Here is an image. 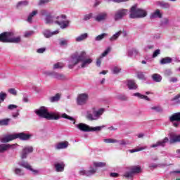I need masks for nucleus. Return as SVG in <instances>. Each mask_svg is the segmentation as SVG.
I'll use <instances>...</instances> for the list:
<instances>
[{"mask_svg": "<svg viewBox=\"0 0 180 180\" xmlns=\"http://www.w3.org/2000/svg\"><path fill=\"white\" fill-rule=\"evenodd\" d=\"M94 59L86 55V52L82 51L79 53L75 52L68 60V68L72 70L75 65L81 63V68H86L90 64H92Z\"/></svg>", "mask_w": 180, "mask_h": 180, "instance_id": "1", "label": "nucleus"}, {"mask_svg": "<svg viewBox=\"0 0 180 180\" xmlns=\"http://www.w3.org/2000/svg\"><path fill=\"white\" fill-rule=\"evenodd\" d=\"M34 113L39 117H42L43 119H47L48 120H58L60 117L63 119H68V120H70L73 122V124H75V121L74 117H70L66 113H63L60 115H56L55 112H49L47 107L41 106L39 109L34 110Z\"/></svg>", "mask_w": 180, "mask_h": 180, "instance_id": "2", "label": "nucleus"}, {"mask_svg": "<svg viewBox=\"0 0 180 180\" xmlns=\"http://www.w3.org/2000/svg\"><path fill=\"white\" fill-rule=\"evenodd\" d=\"M67 16L62 15L60 17H54L50 14L47 15L45 18L46 25H52V23H56L60 27V29H67L70 25V22L66 20Z\"/></svg>", "mask_w": 180, "mask_h": 180, "instance_id": "3", "label": "nucleus"}, {"mask_svg": "<svg viewBox=\"0 0 180 180\" xmlns=\"http://www.w3.org/2000/svg\"><path fill=\"white\" fill-rule=\"evenodd\" d=\"M32 136L33 135L30 134H26L25 132L15 133L12 134H8L3 138H0V141L1 143H9V141L16 140V139H19L20 140H22L23 141H26L27 140H30V138H32Z\"/></svg>", "mask_w": 180, "mask_h": 180, "instance_id": "4", "label": "nucleus"}, {"mask_svg": "<svg viewBox=\"0 0 180 180\" xmlns=\"http://www.w3.org/2000/svg\"><path fill=\"white\" fill-rule=\"evenodd\" d=\"M22 40L20 36L15 37V32H7L0 34V41L2 43H20Z\"/></svg>", "mask_w": 180, "mask_h": 180, "instance_id": "5", "label": "nucleus"}, {"mask_svg": "<svg viewBox=\"0 0 180 180\" xmlns=\"http://www.w3.org/2000/svg\"><path fill=\"white\" fill-rule=\"evenodd\" d=\"M147 16V11L143 8H137V5L133 6L130 9V19H139L146 18Z\"/></svg>", "mask_w": 180, "mask_h": 180, "instance_id": "6", "label": "nucleus"}, {"mask_svg": "<svg viewBox=\"0 0 180 180\" xmlns=\"http://www.w3.org/2000/svg\"><path fill=\"white\" fill-rule=\"evenodd\" d=\"M129 171L125 172L124 174V178H127L128 179L130 178H133L134 175H137L139 174H141L143 172V168L140 165H134L127 168Z\"/></svg>", "mask_w": 180, "mask_h": 180, "instance_id": "7", "label": "nucleus"}, {"mask_svg": "<svg viewBox=\"0 0 180 180\" xmlns=\"http://www.w3.org/2000/svg\"><path fill=\"white\" fill-rule=\"evenodd\" d=\"M105 110L103 108H100L98 110L94 111L93 114L91 112H87L86 119L88 120L94 121L101 119V116L103 115Z\"/></svg>", "mask_w": 180, "mask_h": 180, "instance_id": "8", "label": "nucleus"}, {"mask_svg": "<svg viewBox=\"0 0 180 180\" xmlns=\"http://www.w3.org/2000/svg\"><path fill=\"white\" fill-rule=\"evenodd\" d=\"M128 13L129 10L126 8L119 9L115 12L114 19L116 22H117V20H122V19H123V18H124V16H126Z\"/></svg>", "mask_w": 180, "mask_h": 180, "instance_id": "9", "label": "nucleus"}, {"mask_svg": "<svg viewBox=\"0 0 180 180\" xmlns=\"http://www.w3.org/2000/svg\"><path fill=\"white\" fill-rule=\"evenodd\" d=\"M104 143H112V144H115V143H118L119 146H127V144H129V141H126L124 139L122 140H117L115 139H103Z\"/></svg>", "mask_w": 180, "mask_h": 180, "instance_id": "10", "label": "nucleus"}, {"mask_svg": "<svg viewBox=\"0 0 180 180\" xmlns=\"http://www.w3.org/2000/svg\"><path fill=\"white\" fill-rule=\"evenodd\" d=\"M96 168H94L92 167H90L89 170H85L84 169H80L79 171V175H82L84 176H91L96 173Z\"/></svg>", "mask_w": 180, "mask_h": 180, "instance_id": "11", "label": "nucleus"}, {"mask_svg": "<svg viewBox=\"0 0 180 180\" xmlns=\"http://www.w3.org/2000/svg\"><path fill=\"white\" fill-rule=\"evenodd\" d=\"M16 146L18 144H9V143H1L0 144V153H5L6 151H8V150H13L14 148H16Z\"/></svg>", "mask_w": 180, "mask_h": 180, "instance_id": "12", "label": "nucleus"}, {"mask_svg": "<svg viewBox=\"0 0 180 180\" xmlns=\"http://www.w3.org/2000/svg\"><path fill=\"white\" fill-rule=\"evenodd\" d=\"M89 98V96L86 93L79 94L77 99V105H85Z\"/></svg>", "mask_w": 180, "mask_h": 180, "instance_id": "13", "label": "nucleus"}, {"mask_svg": "<svg viewBox=\"0 0 180 180\" xmlns=\"http://www.w3.org/2000/svg\"><path fill=\"white\" fill-rule=\"evenodd\" d=\"M169 141L168 137H165V139L160 140L156 142V143L152 144L150 146V148H157V147H165L167 143Z\"/></svg>", "mask_w": 180, "mask_h": 180, "instance_id": "14", "label": "nucleus"}, {"mask_svg": "<svg viewBox=\"0 0 180 180\" xmlns=\"http://www.w3.org/2000/svg\"><path fill=\"white\" fill-rule=\"evenodd\" d=\"M60 33V30H56L55 31H50V30H45L43 32V34L46 39H50L52 36H56V34H58Z\"/></svg>", "mask_w": 180, "mask_h": 180, "instance_id": "15", "label": "nucleus"}, {"mask_svg": "<svg viewBox=\"0 0 180 180\" xmlns=\"http://www.w3.org/2000/svg\"><path fill=\"white\" fill-rule=\"evenodd\" d=\"M30 153H33V147L32 146H27L22 149L21 153V158L24 160L25 158H27V154H30Z\"/></svg>", "mask_w": 180, "mask_h": 180, "instance_id": "16", "label": "nucleus"}, {"mask_svg": "<svg viewBox=\"0 0 180 180\" xmlns=\"http://www.w3.org/2000/svg\"><path fill=\"white\" fill-rule=\"evenodd\" d=\"M75 127H77V129H79V130H80L81 131H84V132H89L91 131L89 125L86 124H84V123H79L77 124H75Z\"/></svg>", "mask_w": 180, "mask_h": 180, "instance_id": "17", "label": "nucleus"}, {"mask_svg": "<svg viewBox=\"0 0 180 180\" xmlns=\"http://www.w3.org/2000/svg\"><path fill=\"white\" fill-rule=\"evenodd\" d=\"M54 168L56 172H64V168H65V164L64 162L54 163Z\"/></svg>", "mask_w": 180, "mask_h": 180, "instance_id": "18", "label": "nucleus"}, {"mask_svg": "<svg viewBox=\"0 0 180 180\" xmlns=\"http://www.w3.org/2000/svg\"><path fill=\"white\" fill-rule=\"evenodd\" d=\"M106 19H108V13L106 12L100 13L95 17L96 22H105Z\"/></svg>", "mask_w": 180, "mask_h": 180, "instance_id": "19", "label": "nucleus"}, {"mask_svg": "<svg viewBox=\"0 0 180 180\" xmlns=\"http://www.w3.org/2000/svg\"><path fill=\"white\" fill-rule=\"evenodd\" d=\"M70 146V143L68 141H63V142H59L56 143L55 146V149L56 150H64Z\"/></svg>", "mask_w": 180, "mask_h": 180, "instance_id": "20", "label": "nucleus"}, {"mask_svg": "<svg viewBox=\"0 0 180 180\" xmlns=\"http://www.w3.org/2000/svg\"><path fill=\"white\" fill-rule=\"evenodd\" d=\"M150 18L151 19H161V18H162V13H161L160 9H157L150 14Z\"/></svg>", "mask_w": 180, "mask_h": 180, "instance_id": "21", "label": "nucleus"}, {"mask_svg": "<svg viewBox=\"0 0 180 180\" xmlns=\"http://www.w3.org/2000/svg\"><path fill=\"white\" fill-rule=\"evenodd\" d=\"M169 120L170 122H180V112L174 113L169 117Z\"/></svg>", "mask_w": 180, "mask_h": 180, "instance_id": "22", "label": "nucleus"}, {"mask_svg": "<svg viewBox=\"0 0 180 180\" xmlns=\"http://www.w3.org/2000/svg\"><path fill=\"white\" fill-rule=\"evenodd\" d=\"M88 39V33H84L80 34L79 36L75 38V41L79 43L81 41H84V40H86Z\"/></svg>", "mask_w": 180, "mask_h": 180, "instance_id": "23", "label": "nucleus"}, {"mask_svg": "<svg viewBox=\"0 0 180 180\" xmlns=\"http://www.w3.org/2000/svg\"><path fill=\"white\" fill-rule=\"evenodd\" d=\"M127 86H128L129 89H137V84H136V82H134V80H128Z\"/></svg>", "mask_w": 180, "mask_h": 180, "instance_id": "24", "label": "nucleus"}, {"mask_svg": "<svg viewBox=\"0 0 180 180\" xmlns=\"http://www.w3.org/2000/svg\"><path fill=\"white\" fill-rule=\"evenodd\" d=\"M152 79L154 82H161L162 81V76L160 74L155 73L152 75Z\"/></svg>", "mask_w": 180, "mask_h": 180, "instance_id": "25", "label": "nucleus"}, {"mask_svg": "<svg viewBox=\"0 0 180 180\" xmlns=\"http://www.w3.org/2000/svg\"><path fill=\"white\" fill-rule=\"evenodd\" d=\"M128 57H136V56H139V50L136 49H132L129 51H128Z\"/></svg>", "mask_w": 180, "mask_h": 180, "instance_id": "26", "label": "nucleus"}, {"mask_svg": "<svg viewBox=\"0 0 180 180\" xmlns=\"http://www.w3.org/2000/svg\"><path fill=\"white\" fill-rule=\"evenodd\" d=\"M18 165L20 167H22L23 168H26V169H30V167H32L27 162L25 161H20L18 162Z\"/></svg>", "mask_w": 180, "mask_h": 180, "instance_id": "27", "label": "nucleus"}, {"mask_svg": "<svg viewBox=\"0 0 180 180\" xmlns=\"http://www.w3.org/2000/svg\"><path fill=\"white\" fill-rule=\"evenodd\" d=\"M53 78H55V79H58L59 81H61V80H63L65 78V76L63 74L58 73L57 72H54Z\"/></svg>", "mask_w": 180, "mask_h": 180, "instance_id": "28", "label": "nucleus"}, {"mask_svg": "<svg viewBox=\"0 0 180 180\" xmlns=\"http://www.w3.org/2000/svg\"><path fill=\"white\" fill-rule=\"evenodd\" d=\"M13 172L18 176H23L25 175V172L20 168L15 167L13 169Z\"/></svg>", "mask_w": 180, "mask_h": 180, "instance_id": "29", "label": "nucleus"}, {"mask_svg": "<svg viewBox=\"0 0 180 180\" xmlns=\"http://www.w3.org/2000/svg\"><path fill=\"white\" fill-rule=\"evenodd\" d=\"M171 63H172V58L169 57L162 58L160 60V64H162V65H164V64H171Z\"/></svg>", "mask_w": 180, "mask_h": 180, "instance_id": "30", "label": "nucleus"}, {"mask_svg": "<svg viewBox=\"0 0 180 180\" xmlns=\"http://www.w3.org/2000/svg\"><path fill=\"white\" fill-rule=\"evenodd\" d=\"M94 167L95 168H103V167H106V162H94Z\"/></svg>", "mask_w": 180, "mask_h": 180, "instance_id": "31", "label": "nucleus"}, {"mask_svg": "<svg viewBox=\"0 0 180 180\" xmlns=\"http://www.w3.org/2000/svg\"><path fill=\"white\" fill-rule=\"evenodd\" d=\"M133 96H136L137 98H139V99H145V101H150V98H148V96L143 95L140 93H134Z\"/></svg>", "mask_w": 180, "mask_h": 180, "instance_id": "32", "label": "nucleus"}, {"mask_svg": "<svg viewBox=\"0 0 180 180\" xmlns=\"http://www.w3.org/2000/svg\"><path fill=\"white\" fill-rule=\"evenodd\" d=\"M122 34V31H119L117 33L114 34L110 38V41H116L119 39L120 36Z\"/></svg>", "mask_w": 180, "mask_h": 180, "instance_id": "33", "label": "nucleus"}, {"mask_svg": "<svg viewBox=\"0 0 180 180\" xmlns=\"http://www.w3.org/2000/svg\"><path fill=\"white\" fill-rule=\"evenodd\" d=\"M170 143H180V135H174L172 136L170 139Z\"/></svg>", "mask_w": 180, "mask_h": 180, "instance_id": "34", "label": "nucleus"}, {"mask_svg": "<svg viewBox=\"0 0 180 180\" xmlns=\"http://www.w3.org/2000/svg\"><path fill=\"white\" fill-rule=\"evenodd\" d=\"M158 5H160V7L163 8L164 9H169V8H171L169 3H165L164 1H158Z\"/></svg>", "mask_w": 180, "mask_h": 180, "instance_id": "35", "label": "nucleus"}, {"mask_svg": "<svg viewBox=\"0 0 180 180\" xmlns=\"http://www.w3.org/2000/svg\"><path fill=\"white\" fill-rule=\"evenodd\" d=\"M108 34L107 33H103L95 38V41H101L103 40L105 37H108Z\"/></svg>", "mask_w": 180, "mask_h": 180, "instance_id": "36", "label": "nucleus"}, {"mask_svg": "<svg viewBox=\"0 0 180 180\" xmlns=\"http://www.w3.org/2000/svg\"><path fill=\"white\" fill-rule=\"evenodd\" d=\"M105 127H106L105 125L94 127H90V131H101V130H102V129H105Z\"/></svg>", "mask_w": 180, "mask_h": 180, "instance_id": "37", "label": "nucleus"}, {"mask_svg": "<svg viewBox=\"0 0 180 180\" xmlns=\"http://www.w3.org/2000/svg\"><path fill=\"white\" fill-rule=\"evenodd\" d=\"M36 15H37V11H32L29 15L28 18L27 19V21L29 23H32V20H33V16H36Z\"/></svg>", "mask_w": 180, "mask_h": 180, "instance_id": "38", "label": "nucleus"}, {"mask_svg": "<svg viewBox=\"0 0 180 180\" xmlns=\"http://www.w3.org/2000/svg\"><path fill=\"white\" fill-rule=\"evenodd\" d=\"M59 45L60 46V47H67L68 46V39H60Z\"/></svg>", "mask_w": 180, "mask_h": 180, "instance_id": "39", "label": "nucleus"}, {"mask_svg": "<svg viewBox=\"0 0 180 180\" xmlns=\"http://www.w3.org/2000/svg\"><path fill=\"white\" fill-rule=\"evenodd\" d=\"M64 68V64L63 63H57L53 65V70H61Z\"/></svg>", "mask_w": 180, "mask_h": 180, "instance_id": "40", "label": "nucleus"}, {"mask_svg": "<svg viewBox=\"0 0 180 180\" xmlns=\"http://www.w3.org/2000/svg\"><path fill=\"white\" fill-rule=\"evenodd\" d=\"M180 93L177 95H176L173 98H172V101L174 102L176 105H180Z\"/></svg>", "mask_w": 180, "mask_h": 180, "instance_id": "41", "label": "nucleus"}, {"mask_svg": "<svg viewBox=\"0 0 180 180\" xmlns=\"http://www.w3.org/2000/svg\"><path fill=\"white\" fill-rule=\"evenodd\" d=\"M9 122H11V119L9 118L0 120V126H8V124H9Z\"/></svg>", "mask_w": 180, "mask_h": 180, "instance_id": "42", "label": "nucleus"}, {"mask_svg": "<svg viewBox=\"0 0 180 180\" xmlns=\"http://www.w3.org/2000/svg\"><path fill=\"white\" fill-rule=\"evenodd\" d=\"M169 25V20L167 18H163L160 22V25L162 27L168 26Z\"/></svg>", "mask_w": 180, "mask_h": 180, "instance_id": "43", "label": "nucleus"}, {"mask_svg": "<svg viewBox=\"0 0 180 180\" xmlns=\"http://www.w3.org/2000/svg\"><path fill=\"white\" fill-rule=\"evenodd\" d=\"M116 99L119 101H127V96L124 94H118L116 96Z\"/></svg>", "mask_w": 180, "mask_h": 180, "instance_id": "44", "label": "nucleus"}, {"mask_svg": "<svg viewBox=\"0 0 180 180\" xmlns=\"http://www.w3.org/2000/svg\"><path fill=\"white\" fill-rule=\"evenodd\" d=\"M60 101V94H57L56 96L50 98L51 102H58Z\"/></svg>", "mask_w": 180, "mask_h": 180, "instance_id": "45", "label": "nucleus"}, {"mask_svg": "<svg viewBox=\"0 0 180 180\" xmlns=\"http://www.w3.org/2000/svg\"><path fill=\"white\" fill-rule=\"evenodd\" d=\"M112 71L114 74H119L122 71V68L119 66H114L112 69Z\"/></svg>", "mask_w": 180, "mask_h": 180, "instance_id": "46", "label": "nucleus"}, {"mask_svg": "<svg viewBox=\"0 0 180 180\" xmlns=\"http://www.w3.org/2000/svg\"><path fill=\"white\" fill-rule=\"evenodd\" d=\"M109 53H110V47H108L104 52L101 54V56H100V58H103V57H106V56H108V54H109Z\"/></svg>", "mask_w": 180, "mask_h": 180, "instance_id": "47", "label": "nucleus"}, {"mask_svg": "<svg viewBox=\"0 0 180 180\" xmlns=\"http://www.w3.org/2000/svg\"><path fill=\"white\" fill-rule=\"evenodd\" d=\"M6 96H8L6 93H4L3 91L0 92V101L1 102H4L5 101V99H6Z\"/></svg>", "mask_w": 180, "mask_h": 180, "instance_id": "48", "label": "nucleus"}, {"mask_svg": "<svg viewBox=\"0 0 180 180\" xmlns=\"http://www.w3.org/2000/svg\"><path fill=\"white\" fill-rule=\"evenodd\" d=\"M150 109L152 110H154L155 112H162V108L160 106H154V107L150 108Z\"/></svg>", "mask_w": 180, "mask_h": 180, "instance_id": "49", "label": "nucleus"}, {"mask_svg": "<svg viewBox=\"0 0 180 180\" xmlns=\"http://www.w3.org/2000/svg\"><path fill=\"white\" fill-rule=\"evenodd\" d=\"M137 77L139 79L146 80V76L144 75V73L141 72L137 73Z\"/></svg>", "mask_w": 180, "mask_h": 180, "instance_id": "50", "label": "nucleus"}, {"mask_svg": "<svg viewBox=\"0 0 180 180\" xmlns=\"http://www.w3.org/2000/svg\"><path fill=\"white\" fill-rule=\"evenodd\" d=\"M172 74V71L171 70V69H167L164 72V75L165 77H171Z\"/></svg>", "mask_w": 180, "mask_h": 180, "instance_id": "51", "label": "nucleus"}, {"mask_svg": "<svg viewBox=\"0 0 180 180\" xmlns=\"http://www.w3.org/2000/svg\"><path fill=\"white\" fill-rule=\"evenodd\" d=\"M34 34V32L33 31H27L25 32L24 37H30V36H33Z\"/></svg>", "mask_w": 180, "mask_h": 180, "instance_id": "52", "label": "nucleus"}, {"mask_svg": "<svg viewBox=\"0 0 180 180\" xmlns=\"http://www.w3.org/2000/svg\"><path fill=\"white\" fill-rule=\"evenodd\" d=\"M54 72V71H45L44 74L45 75H47V77H52V78H53Z\"/></svg>", "mask_w": 180, "mask_h": 180, "instance_id": "53", "label": "nucleus"}, {"mask_svg": "<svg viewBox=\"0 0 180 180\" xmlns=\"http://www.w3.org/2000/svg\"><path fill=\"white\" fill-rule=\"evenodd\" d=\"M27 4L28 3L27 1H20L18 3L17 7L19 8V6H26V5H27Z\"/></svg>", "mask_w": 180, "mask_h": 180, "instance_id": "54", "label": "nucleus"}, {"mask_svg": "<svg viewBox=\"0 0 180 180\" xmlns=\"http://www.w3.org/2000/svg\"><path fill=\"white\" fill-rule=\"evenodd\" d=\"M93 16L94 14L92 13L86 14L84 16V20H89V19H91Z\"/></svg>", "mask_w": 180, "mask_h": 180, "instance_id": "55", "label": "nucleus"}, {"mask_svg": "<svg viewBox=\"0 0 180 180\" xmlns=\"http://www.w3.org/2000/svg\"><path fill=\"white\" fill-rule=\"evenodd\" d=\"M161 51L160 49H157L153 52V58H155V57H158L159 54H160Z\"/></svg>", "mask_w": 180, "mask_h": 180, "instance_id": "56", "label": "nucleus"}, {"mask_svg": "<svg viewBox=\"0 0 180 180\" xmlns=\"http://www.w3.org/2000/svg\"><path fill=\"white\" fill-rule=\"evenodd\" d=\"M18 108V105H15V104H10L8 106V109L9 110H13V109H16Z\"/></svg>", "mask_w": 180, "mask_h": 180, "instance_id": "57", "label": "nucleus"}, {"mask_svg": "<svg viewBox=\"0 0 180 180\" xmlns=\"http://www.w3.org/2000/svg\"><path fill=\"white\" fill-rule=\"evenodd\" d=\"M8 92L9 94H11V95H16V94H18L15 89H9Z\"/></svg>", "mask_w": 180, "mask_h": 180, "instance_id": "58", "label": "nucleus"}, {"mask_svg": "<svg viewBox=\"0 0 180 180\" xmlns=\"http://www.w3.org/2000/svg\"><path fill=\"white\" fill-rule=\"evenodd\" d=\"M19 110H17V111L15 112H13L12 113V117H14L15 119H16V117H19Z\"/></svg>", "mask_w": 180, "mask_h": 180, "instance_id": "59", "label": "nucleus"}, {"mask_svg": "<svg viewBox=\"0 0 180 180\" xmlns=\"http://www.w3.org/2000/svg\"><path fill=\"white\" fill-rule=\"evenodd\" d=\"M46 51V48H40L37 50V53H39V54H41Z\"/></svg>", "mask_w": 180, "mask_h": 180, "instance_id": "60", "label": "nucleus"}, {"mask_svg": "<svg viewBox=\"0 0 180 180\" xmlns=\"http://www.w3.org/2000/svg\"><path fill=\"white\" fill-rule=\"evenodd\" d=\"M110 176H111V178H117L119 176V174L115 172H112L110 174Z\"/></svg>", "mask_w": 180, "mask_h": 180, "instance_id": "61", "label": "nucleus"}, {"mask_svg": "<svg viewBox=\"0 0 180 180\" xmlns=\"http://www.w3.org/2000/svg\"><path fill=\"white\" fill-rule=\"evenodd\" d=\"M152 49H154V45H147L145 46V50L147 51L148 50H152Z\"/></svg>", "mask_w": 180, "mask_h": 180, "instance_id": "62", "label": "nucleus"}, {"mask_svg": "<svg viewBox=\"0 0 180 180\" xmlns=\"http://www.w3.org/2000/svg\"><path fill=\"white\" fill-rule=\"evenodd\" d=\"M169 82H173V83L178 82V78L177 77H171L169 79Z\"/></svg>", "mask_w": 180, "mask_h": 180, "instance_id": "63", "label": "nucleus"}, {"mask_svg": "<svg viewBox=\"0 0 180 180\" xmlns=\"http://www.w3.org/2000/svg\"><path fill=\"white\" fill-rule=\"evenodd\" d=\"M174 157H176V158H180V149L176 150Z\"/></svg>", "mask_w": 180, "mask_h": 180, "instance_id": "64", "label": "nucleus"}]
</instances>
